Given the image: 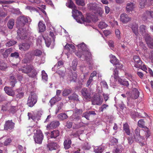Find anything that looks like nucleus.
Segmentation results:
<instances>
[{
	"mask_svg": "<svg viewBox=\"0 0 153 153\" xmlns=\"http://www.w3.org/2000/svg\"><path fill=\"white\" fill-rule=\"evenodd\" d=\"M63 106V104L62 103H60L59 104L57 105V107L56 110V113L57 114L59 111H60L62 109Z\"/></svg>",
	"mask_w": 153,
	"mask_h": 153,
	"instance_id": "obj_46",
	"label": "nucleus"
},
{
	"mask_svg": "<svg viewBox=\"0 0 153 153\" xmlns=\"http://www.w3.org/2000/svg\"><path fill=\"white\" fill-rule=\"evenodd\" d=\"M135 4L131 2H129L127 3L126 7V10L129 12L133 10Z\"/></svg>",
	"mask_w": 153,
	"mask_h": 153,
	"instance_id": "obj_26",
	"label": "nucleus"
},
{
	"mask_svg": "<svg viewBox=\"0 0 153 153\" xmlns=\"http://www.w3.org/2000/svg\"><path fill=\"white\" fill-rule=\"evenodd\" d=\"M5 92L8 95L13 97L15 94V93L13 89L10 87H5L4 88Z\"/></svg>",
	"mask_w": 153,
	"mask_h": 153,
	"instance_id": "obj_21",
	"label": "nucleus"
},
{
	"mask_svg": "<svg viewBox=\"0 0 153 153\" xmlns=\"http://www.w3.org/2000/svg\"><path fill=\"white\" fill-rule=\"evenodd\" d=\"M71 141L70 139H66L64 143V145L65 149H69L71 147Z\"/></svg>",
	"mask_w": 153,
	"mask_h": 153,
	"instance_id": "obj_28",
	"label": "nucleus"
},
{
	"mask_svg": "<svg viewBox=\"0 0 153 153\" xmlns=\"http://www.w3.org/2000/svg\"><path fill=\"white\" fill-rule=\"evenodd\" d=\"M60 125V123L58 121L55 120L51 122L47 126L48 129L50 130L57 127Z\"/></svg>",
	"mask_w": 153,
	"mask_h": 153,
	"instance_id": "obj_15",
	"label": "nucleus"
},
{
	"mask_svg": "<svg viewBox=\"0 0 153 153\" xmlns=\"http://www.w3.org/2000/svg\"><path fill=\"white\" fill-rule=\"evenodd\" d=\"M138 126L141 128H143L144 126V122L143 120H140L138 122Z\"/></svg>",
	"mask_w": 153,
	"mask_h": 153,
	"instance_id": "obj_52",
	"label": "nucleus"
},
{
	"mask_svg": "<svg viewBox=\"0 0 153 153\" xmlns=\"http://www.w3.org/2000/svg\"><path fill=\"white\" fill-rule=\"evenodd\" d=\"M49 36H50L52 38V41L53 43H53L54 44V42L55 41V39L56 38L53 32H52L51 31L50 32V34Z\"/></svg>",
	"mask_w": 153,
	"mask_h": 153,
	"instance_id": "obj_58",
	"label": "nucleus"
},
{
	"mask_svg": "<svg viewBox=\"0 0 153 153\" xmlns=\"http://www.w3.org/2000/svg\"><path fill=\"white\" fill-rule=\"evenodd\" d=\"M118 71L117 70H115L114 71L113 74L114 76V78L116 80H118L119 83L121 85L128 87L129 85V83L128 81L125 80V79H122L120 77H119L118 76Z\"/></svg>",
	"mask_w": 153,
	"mask_h": 153,
	"instance_id": "obj_7",
	"label": "nucleus"
},
{
	"mask_svg": "<svg viewBox=\"0 0 153 153\" xmlns=\"http://www.w3.org/2000/svg\"><path fill=\"white\" fill-rule=\"evenodd\" d=\"M97 6L96 4L95 3H91L88 4V8L90 9L94 10H96L97 9Z\"/></svg>",
	"mask_w": 153,
	"mask_h": 153,
	"instance_id": "obj_36",
	"label": "nucleus"
},
{
	"mask_svg": "<svg viewBox=\"0 0 153 153\" xmlns=\"http://www.w3.org/2000/svg\"><path fill=\"white\" fill-rule=\"evenodd\" d=\"M146 11L143 14L142 16V19L144 21L147 20L148 16H149V14H146Z\"/></svg>",
	"mask_w": 153,
	"mask_h": 153,
	"instance_id": "obj_60",
	"label": "nucleus"
},
{
	"mask_svg": "<svg viewBox=\"0 0 153 153\" xmlns=\"http://www.w3.org/2000/svg\"><path fill=\"white\" fill-rule=\"evenodd\" d=\"M24 95V93L23 92H21L16 95V97L17 99H20L22 98L23 97Z\"/></svg>",
	"mask_w": 153,
	"mask_h": 153,
	"instance_id": "obj_62",
	"label": "nucleus"
},
{
	"mask_svg": "<svg viewBox=\"0 0 153 153\" xmlns=\"http://www.w3.org/2000/svg\"><path fill=\"white\" fill-rule=\"evenodd\" d=\"M104 149L101 146L97 147L94 148V152L95 153H102Z\"/></svg>",
	"mask_w": 153,
	"mask_h": 153,
	"instance_id": "obj_41",
	"label": "nucleus"
},
{
	"mask_svg": "<svg viewBox=\"0 0 153 153\" xmlns=\"http://www.w3.org/2000/svg\"><path fill=\"white\" fill-rule=\"evenodd\" d=\"M107 26V25L104 22H101L98 25L99 27L101 29L104 28Z\"/></svg>",
	"mask_w": 153,
	"mask_h": 153,
	"instance_id": "obj_49",
	"label": "nucleus"
},
{
	"mask_svg": "<svg viewBox=\"0 0 153 153\" xmlns=\"http://www.w3.org/2000/svg\"><path fill=\"white\" fill-rule=\"evenodd\" d=\"M12 140L10 138H7L4 141V146H7L10 144V143L11 142Z\"/></svg>",
	"mask_w": 153,
	"mask_h": 153,
	"instance_id": "obj_56",
	"label": "nucleus"
},
{
	"mask_svg": "<svg viewBox=\"0 0 153 153\" xmlns=\"http://www.w3.org/2000/svg\"><path fill=\"white\" fill-rule=\"evenodd\" d=\"M57 117L61 120H63L68 117V116L65 113H61L58 115Z\"/></svg>",
	"mask_w": 153,
	"mask_h": 153,
	"instance_id": "obj_34",
	"label": "nucleus"
},
{
	"mask_svg": "<svg viewBox=\"0 0 153 153\" xmlns=\"http://www.w3.org/2000/svg\"><path fill=\"white\" fill-rule=\"evenodd\" d=\"M93 78L91 77H90L88 80L87 81V83L86 84V86L87 87H88L90 85L91 82L93 81Z\"/></svg>",
	"mask_w": 153,
	"mask_h": 153,
	"instance_id": "obj_64",
	"label": "nucleus"
},
{
	"mask_svg": "<svg viewBox=\"0 0 153 153\" xmlns=\"http://www.w3.org/2000/svg\"><path fill=\"white\" fill-rule=\"evenodd\" d=\"M38 27L40 32H43L45 30V26L42 21H40L38 24Z\"/></svg>",
	"mask_w": 153,
	"mask_h": 153,
	"instance_id": "obj_32",
	"label": "nucleus"
},
{
	"mask_svg": "<svg viewBox=\"0 0 153 153\" xmlns=\"http://www.w3.org/2000/svg\"><path fill=\"white\" fill-rule=\"evenodd\" d=\"M18 71H21L22 73L26 74H28L32 72V74L29 76L32 77H35L37 74L36 71L34 69L33 67L31 65H26L22 68H19Z\"/></svg>",
	"mask_w": 153,
	"mask_h": 153,
	"instance_id": "obj_3",
	"label": "nucleus"
},
{
	"mask_svg": "<svg viewBox=\"0 0 153 153\" xmlns=\"http://www.w3.org/2000/svg\"><path fill=\"white\" fill-rule=\"evenodd\" d=\"M18 38L22 40L25 39L27 37L26 31L21 28H19L17 30Z\"/></svg>",
	"mask_w": 153,
	"mask_h": 153,
	"instance_id": "obj_12",
	"label": "nucleus"
},
{
	"mask_svg": "<svg viewBox=\"0 0 153 153\" xmlns=\"http://www.w3.org/2000/svg\"><path fill=\"white\" fill-rule=\"evenodd\" d=\"M77 76V74L76 72H72L71 74L69 76V80L71 82H75Z\"/></svg>",
	"mask_w": 153,
	"mask_h": 153,
	"instance_id": "obj_27",
	"label": "nucleus"
},
{
	"mask_svg": "<svg viewBox=\"0 0 153 153\" xmlns=\"http://www.w3.org/2000/svg\"><path fill=\"white\" fill-rule=\"evenodd\" d=\"M140 94V92L136 88H134L132 89L131 92L128 97L127 99L129 102L131 100H135L138 98Z\"/></svg>",
	"mask_w": 153,
	"mask_h": 153,
	"instance_id": "obj_9",
	"label": "nucleus"
},
{
	"mask_svg": "<svg viewBox=\"0 0 153 153\" xmlns=\"http://www.w3.org/2000/svg\"><path fill=\"white\" fill-rule=\"evenodd\" d=\"M43 135L42 131L40 130H37L36 132L34 133L33 136L34 140L35 143L41 144L43 139Z\"/></svg>",
	"mask_w": 153,
	"mask_h": 153,
	"instance_id": "obj_5",
	"label": "nucleus"
},
{
	"mask_svg": "<svg viewBox=\"0 0 153 153\" xmlns=\"http://www.w3.org/2000/svg\"><path fill=\"white\" fill-rule=\"evenodd\" d=\"M10 84L12 88L14 87L15 84L17 83V80L15 77L12 75L10 76Z\"/></svg>",
	"mask_w": 153,
	"mask_h": 153,
	"instance_id": "obj_25",
	"label": "nucleus"
},
{
	"mask_svg": "<svg viewBox=\"0 0 153 153\" xmlns=\"http://www.w3.org/2000/svg\"><path fill=\"white\" fill-rule=\"evenodd\" d=\"M145 40L149 47L153 49V39L150 37V35H148V37H146Z\"/></svg>",
	"mask_w": 153,
	"mask_h": 153,
	"instance_id": "obj_22",
	"label": "nucleus"
},
{
	"mask_svg": "<svg viewBox=\"0 0 153 153\" xmlns=\"http://www.w3.org/2000/svg\"><path fill=\"white\" fill-rule=\"evenodd\" d=\"M108 105L105 104H103L101 107L100 108H99V111L100 112H103L104 109H106L107 107H108Z\"/></svg>",
	"mask_w": 153,
	"mask_h": 153,
	"instance_id": "obj_59",
	"label": "nucleus"
},
{
	"mask_svg": "<svg viewBox=\"0 0 153 153\" xmlns=\"http://www.w3.org/2000/svg\"><path fill=\"white\" fill-rule=\"evenodd\" d=\"M122 152L121 148L117 147L113 151L114 153H121Z\"/></svg>",
	"mask_w": 153,
	"mask_h": 153,
	"instance_id": "obj_63",
	"label": "nucleus"
},
{
	"mask_svg": "<svg viewBox=\"0 0 153 153\" xmlns=\"http://www.w3.org/2000/svg\"><path fill=\"white\" fill-rule=\"evenodd\" d=\"M133 59L134 64V66L136 68H140L142 62L140 57L138 56L135 55L133 57Z\"/></svg>",
	"mask_w": 153,
	"mask_h": 153,
	"instance_id": "obj_14",
	"label": "nucleus"
},
{
	"mask_svg": "<svg viewBox=\"0 0 153 153\" xmlns=\"http://www.w3.org/2000/svg\"><path fill=\"white\" fill-rule=\"evenodd\" d=\"M59 147V145L56 143L54 142H51L47 145V147L50 150H56Z\"/></svg>",
	"mask_w": 153,
	"mask_h": 153,
	"instance_id": "obj_23",
	"label": "nucleus"
},
{
	"mask_svg": "<svg viewBox=\"0 0 153 153\" xmlns=\"http://www.w3.org/2000/svg\"><path fill=\"white\" fill-rule=\"evenodd\" d=\"M59 135V131L58 130H55L51 132L50 137L51 138H55Z\"/></svg>",
	"mask_w": 153,
	"mask_h": 153,
	"instance_id": "obj_30",
	"label": "nucleus"
},
{
	"mask_svg": "<svg viewBox=\"0 0 153 153\" xmlns=\"http://www.w3.org/2000/svg\"><path fill=\"white\" fill-rule=\"evenodd\" d=\"M42 54V51L41 50L38 49H36L33 50L30 52L27 53L26 54V56L29 55L30 57V59L32 58L34 56H39Z\"/></svg>",
	"mask_w": 153,
	"mask_h": 153,
	"instance_id": "obj_11",
	"label": "nucleus"
},
{
	"mask_svg": "<svg viewBox=\"0 0 153 153\" xmlns=\"http://www.w3.org/2000/svg\"><path fill=\"white\" fill-rule=\"evenodd\" d=\"M147 27L145 25H142L140 27V32L141 33L142 35L145 37H148V35H150L147 33Z\"/></svg>",
	"mask_w": 153,
	"mask_h": 153,
	"instance_id": "obj_16",
	"label": "nucleus"
},
{
	"mask_svg": "<svg viewBox=\"0 0 153 153\" xmlns=\"http://www.w3.org/2000/svg\"><path fill=\"white\" fill-rule=\"evenodd\" d=\"M66 5L69 8L73 9L72 16L78 22L81 23L84 21L82 13L76 9V7L71 0H68Z\"/></svg>",
	"mask_w": 153,
	"mask_h": 153,
	"instance_id": "obj_1",
	"label": "nucleus"
},
{
	"mask_svg": "<svg viewBox=\"0 0 153 153\" xmlns=\"http://www.w3.org/2000/svg\"><path fill=\"white\" fill-rule=\"evenodd\" d=\"M109 57L110 58V62L114 65H116L118 63V60L114 56L111 54L109 55Z\"/></svg>",
	"mask_w": 153,
	"mask_h": 153,
	"instance_id": "obj_29",
	"label": "nucleus"
},
{
	"mask_svg": "<svg viewBox=\"0 0 153 153\" xmlns=\"http://www.w3.org/2000/svg\"><path fill=\"white\" fill-rule=\"evenodd\" d=\"M77 46L79 49L82 50L83 51V52L84 53L86 60L88 62L90 61L89 62L90 65L89 68L90 69H91L93 63L91 61V53L88 51V48L84 43H82L78 45Z\"/></svg>",
	"mask_w": 153,
	"mask_h": 153,
	"instance_id": "obj_2",
	"label": "nucleus"
},
{
	"mask_svg": "<svg viewBox=\"0 0 153 153\" xmlns=\"http://www.w3.org/2000/svg\"><path fill=\"white\" fill-rule=\"evenodd\" d=\"M10 56L13 58H18L19 57V54L17 52H15L13 53H11Z\"/></svg>",
	"mask_w": 153,
	"mask_h": 153,
	"instance_id": "obj_55",
	"label": "nucleus"
},
{
	"mask_svg": "<svg viewBox=\"0 0 153 153\" xmlns=\"http://www.w3.org/2000/svg\"><path fill=\"white\" fill-rule=\"evenodd\" d=\"M37 98L36 94L31 92L28 98L27 103L28 106L30 107H33L37 102Z\"/></svg>",
	"mask_w": 153,
	"mask_h": 153,
	"instance_id": "obj_4",
	"label": "nucleus"
},
{
	"mask_svg": "<svg viewBox=\"0 0 153 153\" xmlns=\"http://www.w3.org/2000/svg\"><path fill=\"white\" fill-rule=\"evenodd\" d=\"M3 8L0 7V17H4L7 15V13L4 11Z\"/></svg>",
	"mask_w": 153,
	"mask_h": 153,
	"instance_id": "obj_53",
	"label": "nucleus"
},
{
	"mask_svg": "<svg viewBox=\"0 0 153 153\" xmlns=\"http://www.w3.org/2000/svg\"><path fill=\"white\" fill-rule=\"evenodd\" d=\"M14 20L13 19H10L7 23V26L9 29H12L14 25Z\"/></svg>",
	"mask_w": 153,
	"mask_h": 153,
	"instance_id": "obj_38",
	"label": "nucleus"
},
{
	"mask_svg": "<svg viewBox=\"0 0 153 153\" xmlns=\"http://www.w3.org/2000/svg\"><path fill=\"white\" fill-rule=\"evenodd\" d=\"M80 117L79 115L73 114L70 117V119L72 121L77 122L80 120Z\"/></svg>",
	"mask_w": 153,
	"mask_h": 153,
	"instance_id": "obj_33",
	"label": "nucleus"
},
{
	"mask_svg": "<svg viewBox=\"0 0 153 153\" xmlns=\"http://www.w3.org/2000/svg\"><path fill=\"white\" fill-rule=\"evenodd\" d=\"M83 112L82 109H78L77 108H75L74 110V113L75 114L79 115L82 113Z\"/></svg>",
	"mask_w": 153,
	"mask_h": 153,
	"instance_id": "obj_43",
	"label": "nucleus"
},
{
	"mask_svg": "<svg viewBox=\"0 0 153 153\" xmlns=\"http://www.w3.org/2000/svg\"><path fill=\"white\" fill-rule=\"evenodd\" d=\"M44 40H45V42L46 45V46L49 47L51 43V39L50 38H47L46 39H45Z\"/></svg>",
	"mask_w": 153,
	"mask_h": 153,
	"instance_id": "obj_50",
	"label": "nucleus"
},
{
	"mask_svg": "<svg viewBox=\"0 0 153 153\" xmlns=\"http://www.w3.org/2000/svg\"><path fill=\"white\" fill-rule=\"evenodd\" d=\"M131 28L133 32L135 35L136 38H137L139 35L138 25L136 23L133 24L131 26Z\"/></svg>",
	"mask_w": 153,
	"mask_h": 153,
	"instance_id": "obj_24",
	"label": "nucleus"
},
{
	"mask_svg": "<svg viewBox=\"0 0 153 153\" xmlns=\"http://www.w3.org/2000/svg\"><path fill=\"white\" fill-rule=\"evenodd\" d=\"M116 66V68L114 70H117V69H120L122 68L123 67V65L119 63L118 62L117 63V64L115 65Z\"/></svg>",
	"mask_w": 153,
	"mask_h": 153,
	"instance_id": "obj_61",
	"label": "nucleus"
},
{
	"mask_svg": "<svg viewBox=\"0 0 153 153\" xmlns=\"http://www.w3.org/2000/svg\"><path fill=\"white\" fill-rule=\"evenodd\" d=\"M42 79L44 81H46L48 79V76L47 74L44 71H42Z\"/></svg>",
	"mask_w": 153,
	"mask_h": 153,
	"instance_id": "obj_45",
	"label": "nucleus"
},
{
	"mask_svg": "<svg viewBox=\"0 0 153 153\" xmlns=\"http://www.w3.org/2000/svg\"><path fill=\"white\" fill-rule=\"evenodd\" d=\"M13 49L10 48L6 49L2 53V55L5 58H7L10 53L13 51Z\"/></svg>",
	"mask_w": 153,
	"mask_h": 153,
	"instance_id": "obj_31",
	"label": "nucleus"
},
{
	"mask_svg": "<svg viewBox=\"0 0 153 153\" xmlns=\"http://www.w3.org/2000/svg\"><path fill=\"white\" fill-rule=\"evenodd\" d=\"M81 92L84 98L87 99H90L91 98V91L88 90L87 88H83Z\"/></svg>",
	"mask_w": 153,
	"mask_h": 153,
	"instance_id": "obj_13",
	"label": "nucleus"
},
{
	"mask_svg": "<svg viewBox=\"0 0 153 153\" xmlns=\"http://www.w3.org/2000/svg\"><path fill=\"white\" fill-rule=\"evenodd\" d=\"M120 17V21L124 24L127 23L131 20V18L125 13L121 14Z\"/></svg>",
	"mask_w": 153,
	"mask_h": 153,
	"instance_id": "obj_17",
	"label": "nucleus"
},
{
	"mask_svg": "<svg viewBox=\"0 0 153 153\" xmlns=\"http://www.w3.org/2000/svg\"><path fill=\"white\" fill-rule=\"evenodd\" d=\"M123 130L125 131L126 133L128 135H130V132L128 124L126 123L123 124Z\"/></svg>",
	"mask_w": 153,
	"mask_h": 153,
	"instance_id": "obj_35",
	"label": "nucleus"
},
{
	"mask_svg": "<svg viewBox=\"0 0 153 153\" xmlns=\"http://www.w3.org/2000/svg\"><path fill=\"white\" fill-rule=\"evenodd\" d=\"M140 129L138 128H137L135 130L134 137L136 141H139V140L143 137L140 135Z\"/></svg>",
	"mask_w": 153,
	"mask_h": 153,
	"instance_id": "obj_19",
	"label": "nucleus"
},
{
	"mask_svg": "<svg viewBox=\"0 0 153 153\" xmlns=\"http://www.w3.org/2000/svg\"><path fill=\"white\" fill-rule=\"evenodd\" d=\"M16 41L12 39L9 40L6 43V46L7 47H9L12 46L16 44Z\"/></svg>",
	"mask_w": 153,
	"mask_h": 153,
	"instance_id": "obj_39",
	"label": "nucleus"
},
{
	"mask_svg": "<svg viewBox=\"0 0 153 153\" xmlns=\"http://www.w3.org/2000/svg\"><path fill=\"white\" fill-rule=\"evenodd\" d=\"M102 99L100 98V96L97 95L94 96L93 100L92 101V103L93 105H99L102 104Z\"/></svg>",
	"mask_w": 153,
	"mask_h": 153,
	"instance_id": "obj_18",
	"label": "nucleus"
},
{
	"mask_svg": "<svg viewBox=\"0 0 153 153\" xmlns=\"http://www.w3.org/2000/svg\"><path fill=\"white\" fill-rule=\"evenodd\" d=\"M28 17L23 15L19 16L17 19V26L24 27L28 22Z\"/></svg>",
	"mask_w": 153,
	"mask_h": 153,
	"instance_id": "obj_8",
	"label": "nucleus"
},
{
	"mask_svg": "<svg viewBox=\"0 0 153 153\" xmlns=\"http://www.w3.org/2000/svg\"><path fill=\"white\" fill-rule=\"evenodd\" d=\"M30 47V45L27 43H24L19 45V49L22 51L27 50Z\"/></svg>",
	"mask_w": 153,
	"mask_h": 153,
	"instance_id": "obj_20",
	"label": "nucleus"
},
{
	"mask_svg": "<svg viewBox=\"0 0 153 153\" xmlns=\"http://www.w3.org/2000/svg\"><path fill=\"white\" fill-rule=\"evenodd\" d=\"M90 115L88 111H86L82 115V117H85L88 120H89V117Z\"/></svg>",
	"mask_w": 153,
	"mask_h": 153,
	"instance_id": "obj_54",
	"label": "nucleus"
},
{
	"mask_svg": "<svg viewBox=\"0 0 153 153\" xmlns=\"http://www.w3.org/2000/svg\"><path fill=\"white\" fill-rule=\"evenodd\" d=\"M147 3L146 0H140V7L143 8L145 7V5Z\"/></svg>",
	"mask_w": 153,
	"mask_h": 153,
	"instance_id": "obj_47",
	"label": "nucleus"
},
{
	"mask_svg": "<svg viewBox=\"0 0 153 153\" xmlns=\"http://www.w3.org/2000/svg\"><path fill=\"white\" fill-rule=\"evenodd\" d=\"M64 48L65 49L67 50L68 51L70 50V49H74L75 48V46L72 44L67 43L65 46Z\"/></svg>",
	"mask_w": 153,
	"mask_h": 153,
	"instance_id": "obj_40",
	"label": "nucleus"
},
{
	"mask_svg": "<svg viewBox=\"0 0 153 153\" xmlns=\"http://www.w3.org/2000/svg\"><path fill=\"white\" fill-rule=\"evenodd\" d=\"M15 123L12 120L5 121L4 125V130L12 131L15 127Z\"/></svg>",
	"mask_w": 153,
	"mask_h": 153,
	"instance_id": "obj_10",
	"label": "nucleus"
},
{
	"mask_svg": "<svg viewBox=\"0 0 153 153\" xmlns=\"http://www.w3.org/2000/svg\"><path fill=\"white\" fill-rule=\"evenodd\" d=\"M72 92L71 89H65L62 92V95L63 96H66L70 94Z\"/></svg>",
	"mask_w": 153,
	"mask_h": 153,
	"instance_id": "obj_42",
	"label": "nucleus"
},
{
	"mask_svg": "<svg viewBox=\"0 0 153 153\" xmlns=\"http://www.w3.org/2000/svg\"><path fill=\"white\" fill-rule=\"evenodd\" d=\"M7 68L6 64L2 62L0 63V69L2 71H5V70Z\"/></svg>",
	"mask_w": 153,
	"mask_h": 153,
	"instance_id": "obj_51",
	"label": "nucleus"
},
{
	"mask_svg": "<svg viewBox=\"0 0 153 153\" xmlns=\"http://www.w3.org/2000/svg\"><path fill=\"white\" fill-rule=\"evenodd\" d=\"M118 71L117 70H115L114 71L113 74L114 76V78L116 80H118L119 83L121 85L128 87L129 85V83L128 81L125 80V79H122L120 77H119L118 76Z\"/></svg>",
	"mask_w": 153,
	"mask_h": 153,
	"instance_id": "obj_6",
	"label": "nucleus"
},
{
	"mask_svg": "<svg viewBox=\"0 0 153 153\" xmlns=\"http://www.w3.org/2000/svg\"><path fill=\"white\" fill-rule=\"evenodd\" d=\"M76 4L78 5L83 6L85 5L84 0H75Z\"/></svg>",
	"mask_w": 153,
	"mask_h": 153,
	"instance_id": "obj_48",
	"label": "nucleus"
},
{
	"mask_svg": "<svg viewBox=\"0 0 153 153\" xmlns=\"http://www.w3.org/2000/svg\"><path fill=\"white\" fill-rule=\"evenodd\" d=\"M43 39L44 40L45 38L44 36L42 35L39 36L37 38V42L38 44L40 45L42 42V39Z\"/></svg>",
	"mask_w": 153,
	"mask_h": 153,
	"instance_id": "obj_57",
	"label": "nucleus"
},
{
	"mask_svg": "<svg viewBox=\"0 0 153 153\" xmlns=\"http://www.w3.org/2000/svg\"><path fill=\"white\" fill-rule=\"evenodd\" d=\"M78 95L76 94L73 93L68 97V98L70 100H73L77 101H79V100L78 98Z\"/></svg>",
	"mask_w": 153,
	"mask_h": 153,
	"instance_id": "obj_37",
	"label": "nucleus"
},
{
	"mask_svg": "<svg viewBox=\"0 0 153 153\" xmlns=\"http://www.w3.org/2000/svg\"><path fill=\"white\" fill-rule=\"evenodd\" d=\"M77 64V62L76 60H74L72 61L71 67L74 71H75L76 70Z\"/></svg>",
	"mask_w": 153,
	"mask_h": 153,
	"instance_id": "obj_44",
	"label": "nucleus"
}]
</instances>
